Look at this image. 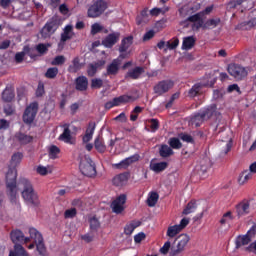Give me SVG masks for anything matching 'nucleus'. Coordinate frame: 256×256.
Here are the masks:
<instances>
[{"label":"nucleus","instance_id":"nucleus-1","mask_svg":"<svg viewBox=\"0 0 256 256\" xmlns=\"http://www.w3.org/2000/svg\"><path fill=\"white\" fill-rule=\"evenodd\" d=\"M19 185L23 186L22 198L28 205H39V196L35 189H33V185L27 178H21L19 180Z\"/></svg>","mask_w":256,"mask_h":256},{"label":"nucleus","instance_id":"nucleus-2","mask_svg":"<svg viewBox=\"0 0 256 256\" xmlns=\"http://www.w3.org/2000/svg\"><path fill=\"white\" fill-rule=\"evenodd\" d=\"M211 117H213L214 119H219V117H221V114L217 111L216 105H211L201 110L200 113L196 114L191 119V123L192 125L199 127V125H201L203 121H207V119H211Z\"/></svg>","mask_w":256,"mask_h":256},{"label":"nucleus","instance_id":"nucleus-3","mask_svg":"<svg viewBox=\"0 0 256 256\" xmlns=\"http://www.w3.org/2000/svg\"><path fill=\"white\" fill-rule=\"evenodd\" d=\"M6 189L11 201H15L19 193L16 168H10L6 173Z\"/></svg>","mask_w":256,"mask_h":256},{"label":"nucleus","instance_id":"nucleus-4","mask_svg":"<svg viewBox=\"0 0 256 256\" xmlns=\"http://www.w3.org/2000/svg\"><path fill=\"white\" fill-rule=\"evenodd\" d=\"M256 235V225L253 224L252 227L247 231L245 235H240L235 240L236 249H241L245 245H249Z\"/></svg>","mask_w":256,"mask_h":256},{"label":"nucleus","instance_id":"nucleus-5","mask_svg":"<svg viewBox=\"0 0 256 256\" xmlns=\"http://www.w3.org/2000/svg\"><path fill=\"white\" fill-rule=\"evenodd\" d=\"M177 241L176 247L170 248V256H177L180 255V253H183L185 247H187L189 241H191V237L187 234H181L177 237Z\"/></svg>","mask_w":256,"mask_h":256},{"label":"nucleus","instance_id":"nucleus-6","mask_svg":"<svg viewBox=\"0 0 256 256\" xmlns=\"http://www.w3.org/2000/svg\"><path fill=\"white\" fill-rule=\"evenodd\" d=\"M80 171L86 177H94L96 175L95 164H93L89 156H86L84 160L80 161Z\"/></svg>","mask_w":256,"mask_h":256},{"label":"nucleus","instance_id":"nucleus-7","mask_svg":"<svg viewBox=\"0 0 256 256\" xmlns=\"http://www.w3.org/2000/svg\"><path fill=\"white\" fill-rule=\"evenodd\" d=\"M211 167V159L209 157H204L195 166L194 172L197 173L199 177H202V179H204V177H207V172L209 171V169H211Z\"/></svg>","mask_w":256,"mask_h":256},{"label":"nucleus","instance_id":"nucleus-8","mask_svg":"<svg viewBox=\"0 0 256 256\" xmlns=\"http://www.w3.org/2000/svg\"><path fill=\"white\" fill-rule=\"evenodd\" d=\"M126 203H127V195L120 194L112 201L110 207L113 213H116V215H121V213L125 211Z\"/></svg>","mask_w":256,"mask_h":256},{"label":"nucleus","instance_id":"nucleus-9","mask_svg":"<svg viewBox=\"0 0 256 256\" xmlns=\"http://www.w3.org/2000/svg\"><path fill=\"white\" fill-rule=\"evenodd\" d=\"M39 111V104L37 102L31 103L28 107H26L23 114L24 123L31 124L35 121V117H37V112Z\"/></svg>","mask_w":256,"mask_h":256},{"label":"nucleus","instance_id":"nucleus-10","mask_svg":"<svg viewBox=\"0 0 256 256\" xmlns=\"http://www.w3.org/2000/svg\"><path fill=\"white\" fill-rule=\"evenodd\" d=\"M228 73L238 81H241V79H244V77H247L248 75L247 69L238 64L228 65Z\"/></svg>","mask_w":256,"mask_h":256},{"label":"nucleus","instance_id":"nucleus-11","mask_svg":"<svg viewBox=\"0 0 256 256\" xmlns=\"http://www.w3.org/2000/svg\"><path fill=\"white\" fill-rule=\"evenodd\" d=\"M189 221V218H183L179 224L169 226L166 232L167 237H170L171 239H173V237H177V235H179V233L189 225Z\"/></svg>","mask_w":256,"mask_h":256},{"label":"nucleus","instance_id":"nucleus-12","mask_svg":"<svg viewBox=\"0 0 256 256\" xmlns=\"http://www.w3.org/2000/svg\"><path fill=\"white\" fill-rule=\"evenodd\" d=\"M107 9V4L103 0L96 1L89 9H88V17L95 19L99 17L101 14L105 12Z\"/></svg>","mask_w":256,"mask_h":256},{"label":"nucleus","instance_id":"nucleus-13","mask_svg":"<svg viewBox=\"0 0 256 256\" xmlns=\"http://www.w3.org/2000/svg\"><path fill=\"white\" fill-rule=\"evenodd\" d=\"M31 239H34L36 243V249L40 255H45V244L43 243V236L37 229L30 228L29 230Z\"/></svg>","mask_w":256,"mask_h":256},{"label":"nucleus","instance_id":"nucleus-14","mask_svg":"<svg viewBox=\"0 0 256 256\" xmlns=\"http://www.w3.org/2000/svg\"><path fill=\"white\" fill-rule=\"evenodd\" d=\"M57 29H59L57 20H51L47 22L40 31L42 39H49V37H51V35H53Z\"/></svg>","mask_w":256,"mask_h":256},{"label":"nucleus","instance_id":"nucleus-15","mask_svg":"<svg viewBox=\"0 0 256 256\" xmlns=\"http://www.w3.org/2000/svg\"><path fill=\"white\" fill-rule=\"evenodd\" d=\"M131 101H135V98L133 96L122 95L120 97L114 98L111 101H108L105 104V109H113V107H119V105L123 103H129Z\"/></svg>","mask_w":256,"mask_h":256},{"label":"nucleus","instance_id":"nucleus-16","mask_svg":"<svg viewBox=\"0 0 256 256\" xmlns=\"http://www.w3.org/2000/svg\"><path fill=\"white\" fill-rule=\"evenodd\" d=\"M73 35H75L73 32V25H66L63 33L61 34L60 42L58 43V49L60 51L65 47V42L69 41V39H73Z\"/></svg>","mask_w":256,"mask_h":256},{"label":"nucleus","instance_id":"nucleus-17","mask_svg":"<svg viewBox=\"0 0 256 256\" xmlns=\"http://www.w3.org/2000/svg\"><path fill=\"white\" fill-rule=\"evenodd\" d=\"M188 21L192 23V29L193 31H199V29H203L205 25V21L203 20V13H197L188 18Z\"/></svg>","mask_w":256,"mask_h":256},{"label":"nucleus","instance_id":"nucleus-18","mask_svg":"<svg viewBox=\"0 0 256 256\" xmlns=\"http://www.w3.org/2000/svg\"><path fill=\"white\" fill-rule=\"evenodd\" d=\"M215 81L204 82V83H197L189 90L188 95L189 97H197L199 93H203V87H213Z\"/></svg>","mask_w":256,"mask_h":256},{"label":"nucleus","instance_id":"nucleus-19","mask_svg":"<svg viewBox=\"0 0 256 256\" xmlns=\"http://www.w3.org/2000/svg\"><path fill=\"white\" fill-rule=\"evenodd\" d=\"M139 154H134L128 158H125L124 160H122L119 163L113 164V168L114 169H127V167H129V165H133V163H137V161L139 160Z\"/></svg>","mask_w":256,"mask_h":256},{"label":"nucleus","instance_id":"nucleus-20","mask_svg":"<svg viewBox=\"0 0 256 256\" xmlns=\"http://www.w3.org/2000/svg\"><path fill=\"white\" fill-rule=\"evenodd\" d=\"M133 45V36L126 37L122 40L119 47V52L121 53L119 59H125L129 56V53H125L129 47Z\"/></svg>","mask_w":256,"mask_h":256},{"label":"nucleus","instance_id":"nucleus-21","mask_svg":"<svg viewBox=\"0 0 256 256\" xmlns=\"http://www.w3.org/2000/svg\"><path fill=\"white\" fill-rule=\"evenodd\" d=\"M173 88V82L170 80L161 81L156 86H154V93L156 95H163L164 93H167L169 89Z\"/></svg>","mask_w":256,"mask_h":256},{"label":"nucleus","instance_id":"nucleus-22","mask_svg":"<svg viewBox=\"0 0 256 256\" xmlns=\"http://www.w3.org/2000/svg\"><path fill=\"white\" fill-rule=\"evenodd\" d=\"M231 147H233V138L229 137L226 140H222L219 143L220 155H227V153L231 151Z\"/></svg>","mask_w":256,"mask_h":256},{"label":"nucleus","instance_id":"nucleus-23","mask_svg":"<svg viewBox=\"0 0 256 256\" xmlns=\"http://www.w3.org/2000/svg\"><path fill=\"white\" fill-rule=\"evenodd\" d=\"M167 162H157V160L153 159L150 161V171L154 173H161V171H165L167 169Z\"/></svg>","mask_w":256,"mask_h":256},{"label":"nucleus","instance_id":"nucleus-24","mask_svg":"<svg viewBox=\"0 0 256 256\" xmlns=\"http://www.w3.org/2000/svg\"><path fill=\"white\" fill-rule=\"evenodd\" d=\"M120 34L118 32H114L112 34H109L103 41L102 45L105 47H113L117 41H119Z\"/></svg>","mask_w":256,"mask_h":256},{"label":"nucleus","instance_id":"nucleus-25","mask_svg":"<svg viewBox=\"0 0 256 256\" xmlns=\"http://www.w3.org/2000/svg\"><path fill=\"white\" fill-rule=\"evenodd\" d=\"M119 67H121V59H114L107 66V75H117V73H119Z\"/></svg>","mask_w":256,"mask_h":256},{"label":"nucleus","instance_id":"nucleus-26","mask_svg":"<svg viewBox=\"0 0 256 256\" xmlns=\"http://www.w3.org/2000/svg\"><path fill=\"white\" fill-rule=\"evenodd\" d=\"M195 38L193 36H186L182 41V51H191L195 47Z\"/></svg>","mask_w":256,"mask_h":256},{"label":"nucleus","instance_id":"nucleus-27","mask_svg":"<svg viewBox=\"0 0 256 256\" xmlns=\"http://www.w3.org/2000/svg\"><path fill=\"white\" fill-rule=\"evenodd\" d=\"M103 65H105V60H99L98 62H95L94 64H90L88 66V70H87L89 77H94L95 73H97V71H99V69H101V67H103Z\"/></svg>","mask_w":256,"mask_h":256},{"label":"nucleus","instance_id":"nucleus-28","mask_svg":"<svg viewBox=\"0 0 256 256\" xmlns=\"http://www.w3.org/2000/svg\"><path fill=\"white\" fill-rule=\"evenodd\" d=\"M95 133V123H89L85 135L82 138L83 143H89L93 139V134Z\"/></svg>","mask_w":256,"mask_h":256},{"label":"nucleus","instance_id":"nucleus-29","mask_svg":"<svg viewBox=\"0 0 256 256\" xmlns=\"http://www.w3.org/2000/svg\"><path fill=\"white\" fill-rule=\"evenodd\" d=\"M143 73H145V68L135 67L127 72L126 77H130V79H139Z\"/></svg>","mask_w":256,"mask_h":256},{"label":"nucleus","instance_id":"nucleus-30","mask_svg":"<svg viewBox=\"0 0 256 256\" xmlns=\"http://www.w3.org/2000/svg\"><path fill=\"white\" fill-rule=\"evenodd\" d=\"M88 85H89V80H87V77L80 76L76 79V89L78 91H86Z\"/></svg>","mask_w":256,"mask_h":256},{"label":"nucleus","instance_id":"nucleus-31","mask_svg":"<svg viewBox=\"0 0 256 256\" xmlns=\"http://www.w3.org/2000/svg\"><path fill=\"white\" fill-rule=\"evenodd\" d=\"M128 179L127 174H119L113 178L112 183L116 187H123V185L127 183Z\"/></svg>","mask_w":256,"mask_h":256},{"label":"nucleus","instance_id":"nucleus-32","mask_svg":"<svg viewBox=\"0 0 256 256\" xmlns=\"http://www.w3.org/2000/svg\"><path fill=\"white\" fill-rule=\"evenodd\" d=\"M69 127V124H64V131L59 137L60 141H64V143H71V130H69Z\"/></svg>","mask_w":256,"mask_h":256},{"label":"nucleus","instance_id":"nucleus-33","mask_svg":"<svg viewBox=\"0 0 256 256\" xmlns=\"http://www.w3.org/2000/svg\"><path fill=\"white\" fill-rule=\"evenodd\" d=\"M22 161H23V153L16 152L11 157L10 165L15 169V167H19V165H21Z\"/></svg>","mask_w":256,"mask_h":256},{"label":"nucleus","instance_id":"nucleus-34","mask_svg":"<svg viewBox=\"0 0 256 256\" xmlns=\"http://www.w3.org/2000/svg\"><path fill=\"white\" fill-rule=\"evenodd\" d=\"M10 237L14 243H23V239H25V235L21 232V230L12 231Z\"/></svg>","mask_w":256,"mask_h":256},{"label":"nucleus","instance_id":"nucleus-35","mask_svg":"<svg viewBox=\"0 0 256 256\" xmlns=\"http://www.w3.org/2000/svg\"><path fill=\"white\" fill-rule=\"evenodd\" d=\"M236 211H237L239 217H241L243 215H247V213H249V204H248V202H241L240 204H238L236 206Z\"/></svg>","mask_w":256,"mask_h":256},{"label":"nucleus","instance_id":"nucleus-36","mask_svg":"<svg viewBox=\"0 0 256 256\" xmlns=\"http://www.w3.org/2000/svg\"><path fill=\"white\" fill-rule=\"evenodd\" d=\"M59 153H61V149L55 145H50L48 147V157L49 159H58Z\"/></svg>","mask_w":256,"mask_h":256},{"label":"nucleus","instance_id":"nucleus-37","mask_svg":"<svg viewBox=\"0 0 256 256\" xmlns=\"http://www.w3.org/2000/svg\"><path fill=\"white\" fill-rule=\"evenodd\" d=\"M157 201H159V194L157 192H150L147 198L148 207H155Z\"/></svg>","mask_w":256,"mask_h":256},{"label":"nucleus","instance_id":"nucleus-38","mask_svg":"<svg viewBox=\"0 0 256 256\" xmlns=\"http://www.w3.org/2000/svg\"><path fill=\"white\" fill-rule=\"evenodd\" d=\"M160 157H171L173 155V149L168 145H162L159 150Z\"/></svg>","mask_w":256,"mask_h":256},{"label":"nucleus","instance_id":"nucleus-39","mask_svg":"<svg viewBox=\"0 0 256 256\" xmlns=\"http://www.w3.org/2000/svg\"><path fill=\"white\" fill-rule=\"evenodd\" d=\"M82 65L79 63V58H74L72 64L69 66L68 71L70 73H77L81 69Z\"/></svg>","mask_w":256,"mask_h":256},{"label":"nucleus","instance_id":"nucleus-40","mask_svg":"<svg viewBox=\"0 0 256 256\" xmlns=\"http://www.w3.org/2000/svg\"><path fill=\"white\" fill-rule=\"evenodd\" d=\"M139 227V223L137 222H130L124 228L125 235H132L133 231Z\"/></svg>","mask_w":256,"mask_h":256},{"label":"nucleus","instance_id":"nucleus-41","mask_svg":"<svg viewBox=\"0 0 256 256\" xmlns=\"http://www.w3.org/2000/svg\"><path fill=\"white\" fill-rule=\"evenodd\" d=\"M221 20L219 18L210 19L204 23L203 29H215Z\"/></svg>","mask_w":256,"mask_h":256},{"label":"nucleus","instance_id":"nucleus-42","mask_svg":"<svg viewBox=\"0 0 256 256\" xmlns=\"http://www.w3.org/2000/svg\"><path fill=\"white\" fill-rule=\"evenodd\" d=\"M36 172L38 175H49V173H53V166H38Z\"/></svg>","mask_w":256,"mask_h":256},{"label":"nucleus","instance_id":"nucleus-43","mask_svg":"<svg viewBox=\"0 0 256 256\" xmlns=\"http://www.w3.org/2000/svg\"><path fill=\"white\" fill-rule=\"evenodd\" d=\"M94 146L95 149H97V151H99L100 153H104L106 147H105V142H103V139H101V137H97L94 141Z\"/></svg>","mask_w":256,"mask_h":256},{"label":"nucleus","instance_id":"nucleus-44","mask_svg":"<svg viewBox=\"0 0 256 256\" xmlns=\"http://www.w3.org/2000/svg\"><path fill=\"white\" fill-rule=\"evenodd\" d=\"M197 209V204L195 202H189L185 209L183 210V215H191V213H195V210Z\"/></svg>","mask_w":256,"mask_h":256},{"label":"nucleus","instance_id":"nucleus-45","mask_svg":"<svg viewBox=\"0 0 256 256\" xmlns=\"http://www.w3.org/2000/svg\"><path fill=\"white\" fill-rule=\"evenodd\" d=\"M59 74V69L57 67L48 68L45 77L47 79H55L57 75Z\"/></svg>","mask_w":256,"mask_h":256},{"label":"nucleus","instance_id":"nucleus-46","mask_svg":"<svg viewBox=\"0 0 256 256\" xmlns=\"http://www.w3.org/2000/svg\"><path fill=\"white\" fill-rule=\"evenodd\" d=\"M16 139H18V141H19V143H21V145H27V143H31V141H33V138L31 136H28L25 134L16 135Z\"/></svg>","mask_w":256,"mask_h":256},{"label":"nucleus","instance_id":"nucleus-47","mask_svg":"<svg viewBox=\"0 0 256 256\" xmlns=\"http://www.w3.org/2000/svg\"><path fill=\"white\" fill-rule=\"evenodd\" d=\"M177 47H179V38H173L172 40L166 42L165 49L173 51V49H177Z\"/></svg>","mask_w":256,"mask_h":256},{"label":"nucleus","instance_id":"nucleus-48","mask_svg":"<svg viewBox=\"0 0 256 256\" xmlns=\"http://www.w3.org/2000/svg\"><path fill=\"white\" fill-rule=\"evenodd\" d=\"M168 143L172 149H181V147H183L181 141L178 138H170Z\"/></svg>","mask_w":256,"mask_h":256},{"label":"nucleus","instance_id":"nucleus-49","mask_svg":"<svg viewBox=\"0 0 256 256\" xmlns=\"http://www.w3.org/2000/svg\"><path fill=\"white\" fill-rule=\"evenodd\" d=\"M251 177H252L251 173H249V172H243V173L240 175L239 179H238V183H239L240 185H245V183H247V181H249V179H251Z\"/></svg>","mask_w":256,"mask_h":256},{"label":"nucleus","instance_id":"nucleus-50","mask_svg":"<svg viewBox=\"0 0 256 256\" xmlns=\"http://www.w3.org/2000/svg\"><path fill=\"white\" fill-rule=\"evenodd\" d=\"M15 97V94L9 89H6L2 93V99L6 102L13 101V98Z\"/></svg>","mask_w":256,"mask_h":256},{"label":"nucleus","instance_id":"nucleus-51","mask_svg":"<svg viewBox=\"0 0 256 256\" xmlns=\"http://www.w3.org/2000/svg\"><path fill=\"white\" fill-rule=\"evenodd\" d=\"M233 221V216L231 215V212H227L223 215V217L220 220L221 225H227Z\"/></svg>","mask_w":256,"mask_h":256},{"label":"nucleus","instance_id":"nucleus-52","mask_svg":"<svg viewBox=\"0 0 256 256\" xmlns=\"http://www.w3.org/2000/svg\"><path fill=\"white\" fill-rule=\"evenodd\" d=\"M99 227H101L99 220L96 217L90 218V229H92V231H96Z\"/></svg>","mask_w":256,"mask_h":256},{"label":"nucleus","instance_id":"nucleus-53","mask_svg":"<svg viewBox=\"0 0 256 256\" xmlns=\"http://www.w3.org/2000/svg\"><path fill=\"white\" fill-rule=\"evenodd\" d=\"M91 87L92 89H101V87H103V80L100 78L92 79Z\"/></svg>","mask_w":256,"mask_h":256},{"label":"nucleus","instance_id":"nucleus-54","mask_svg":"<svg viewBox=\"0 0 256 256\" xmlns=\"http://www.w3.org/2000/svg\"><path fill=\"white\" fill-rule=\"evenodd\" d=\"M103 29V26L99 23H94L92 26H91V35H97V33H101Z\"/></svg>","mask_w":256,"mask_h":256},{"label":"nucleus","instance_id":"nucleus-55","mask_svg":"<svg viewBox=\"0 0 256 256\" xmlns=\"http://www.w3.org/2000/svg\"><path fill=\"white\" fill-rule=\"evenodd\" d=\"M75 215H77V209H75V208H70V209L66 210L64 213L65 219H73V217H75Z\"/></svg>","mask_w":256,"mask_h":256},{"label":"nucleus","instance_id":"nucleus-56","mask_svg":"<svg viewBox=\"0 0 256 256\" xmlns=\"http://www.w3.org/2000/svg\"><path fill=\"white\" fill-rule=\"evenodd\" d=\"M150 129L152 133H155L159 129V120L157 119H151L149 120Z\"/></svg>","mask_w":256,"mask_h":256},{"label":"nucleus","instance_id":"nucleus-57","mask_svg":"<svg viewBox=\"0 0 256 256\" xmlns=\"http://www.w3.org/2000/svg\"><path fill=\"white\" fill-rule=\"evenodd\" d=\"M15 251L19 256H29L25 248H23L20 244H15Z\"/></svg>","mask_w":256,"mask_h":256},{"label":"nucleus","instance_id":"nucleus-58","mask_svg":"<svg viewBox=\"0 0 256 256\" xmlns=\"http://www.w3.org/2000/svg\"><path fill=\"white\" fill-rule=\"evenodd\" d=\"M169 249H171V242L167 241L164 243L163 247L160 248V253H162V255H167L169 253Z\"/></svg>","mask_w":256,"mask_h":256},{"label":"nucleus","instance_id":"nucleus-59","mask_svg":"<svg viewBox=\"0 0 256 256\" xmlns=\"http://www.w3.org/2000/svg\"><path fill=\"white\" fill-rule=\"evenodd\" d=\"M51 47V44H39L36 49L38 53H47V50Z\"/></svg>","mask_w":256,"mask_h":256},{"label":"nucleus","instance_id":"nucleus-60","mask_svg":"<svg viewBox=\"0 0 256 256\" xmlns=\"http://www.w3.org/2000/svg\"><path fill=\"white\" fill-rule=\"evenodd\" d=\"M65 63V56H57L51 62V65H63Z\"/></svg>","mask_w":256,"mask_h":256},{"label":"nucleus","instance_id":"nucleus-61","mask_svg":"<svg viewBox=\"0 0 256 256\" xmlns=\"http://www.w3.org/2000/svg\"><path fill=\"white\" fill-rule=\"evenodd\" d=\"M165 13V11L161 8H153L152 10H150V15H152L153 17H157V15H161Z\"/></svg>","mask_w":256,"mask_h":256},{"label":"nucleus","instance_id":"nucleus-62","mask_svg":"<svg viewBox=\"0 0 256 256\" xmlns=\"http://www.w3.org/2000/svg\"><path fill=\"white\" fill-rule=\"evenodd\" d=\"M155 37V31L150 30L148 32H146L143 36V40L144 41H149L150 39H153Z\"/></svg>","mask_w":256,"mask_h":256},{"label":"nucleus","instance_id":"nucleus-63","mask_svg":"<svg viewBox=\"0 0 256 256\" xmlns=\"http://www.w3.org/2000/svg\"><path fill=\"white\" fill-rule=\"evenodd\" d=\"M145 239V233L140 232L134 236L135 243H141Z\"/></svg>","mask_w":256,"mask_h":256},{"label":"nucleus","instance_id":"nucleus-64","mask_svg":"<svg viewBox=\"0 0 256 256\" xmlns=\"http://www.w3.org/2000/svg\"><path fill=\"white\" fill-rule=\"evenodd\" d=\"M245 251H248L249 253H254L256 255V241L246 247Z\"/></svg>","mask_w":256,"mask_h":256}]
</instances>
